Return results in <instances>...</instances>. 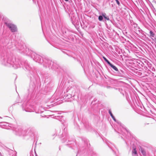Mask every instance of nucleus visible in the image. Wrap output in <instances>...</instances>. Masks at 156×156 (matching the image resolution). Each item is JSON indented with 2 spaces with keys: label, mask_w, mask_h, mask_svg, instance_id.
I'll use <instances>...</instances> for the list:
<instances>
[{
  "label": "nucleus",
  "mask_w": 156,
  "mask_h": 156,
  "mask_svg": "<svg viewBox=\"0 0 156 156\" xmlns=\"http://www.w3.org/2000/svg\"><path fill=\"white\" fill-rule=\"evenodd\" d=\"M5 23L12 32H15L17 31V27L14 24L7 22H5Z\"/></svg>",
  "instance_id": "f257e3e1"
},
{
  "label": "nucleus",
  "mask_w": 156,
  "mask_h": 156,
  "mask_svg": "<svg viewBox=\"0 0 156 156\" xmlns=\"http://www.w3.org/2000/svg\"><path fill=\"white\" fill-rule=\"evenodd\" d=\"M139 150L141 151V153L144 156H146V152L143 148H142L141 146H140L139 147Z\"/></svg>",
  "instance_id": "f03ea898"
},
{
  "label": "nucleus",
  "mask_w": 156,
  "mask_h": 156,
  "mask_svg": "<svg viewBox=\"0 0 156 156\" xmlns=\"http://www.w3.org/2000/svg\"><path fill=\"white\" fill-rule=\"evenodd\" d=\"M109 65L115 71H118V69L115 66H113L111 63Z\"/></svg>",
  "instance_id": "7ed1b4c3"
},
{
  "label": "nucleus",
  "mask_w": 156,
  "mask_h": 156,
  "mask_svg": "<svg viewBox=\"0 0 156 156\" xmlns=\"http://www.w3.org/2000/svg\"><path fill=\"white\" fill-rule=\"evenodd\" d=\"M102 16L104 18L107 20H109V18L108 17L106 16V14L105 13H103L102 14Z\"/></svg>",
  "instance_id": "20e7f679"
},
{
  "label": "nucleus",
  "mask_w": 156,
  "mask_h": 156,
  "mask_svg": "<svg viewBox=\"0 0 156 156\" xmlns=\"http://www.w3.org/2000/svg\"><path fill=\"white\" fill-rule=\"evenodd\" d=\"M109 113L111 115V117H112V118L115 121H116V119H115V117L113 115V114H112V112H110V111H109Z\"/></svg>",
  "instance_id": "39448f33"
},
{
  "label": "nucleus",
  "mask_w": 156,
  "mask_h": 156,
  "mask_svg": "<svg viewBox=\"0 0 156 156\" xmlns=\"http://www.w3.org/2000/svg\"><path fill=\"white\" fill-rule=\"evenodd\" d=\"M150 36L152 37H154V34L153 33L152 31H150Z\"/></svg>",
  "instance_id": "423d86ee"
},
{
  "label": "nucleus",
  "mask_w": 156,
  "mask_h": 156,
  "mask_svg": "<svg viewBox=\"0 0 156 156\" xmlns=\"http://www.w3.org/2000/svg\"><path fill=\"white\" fill-rule=\"evenodd\" d=\"M103 58L109 64V65L110 63V62L104 56L103 57Z\"/></svg>",
  "instance_id": "0eeeda50"
},
{
  "label": "nucleus",
  "mask_w": 156,
  "mask_h": 156,
  "mask_svg": "<svg viewBox=\"0 0 156 156\" xmlns=\"http://www.w3.org/2000/svg\"><path fill=\"white\" fill-rule=\"evenodd\" d=\"M132 154H137V151L135 148H134L133 149V151H132Z\"/></svg>",
  "instance_id": "6e6552de"
},
{
  "label": "nucleus",
  "mask_w": 156,
  "mask_h": 156,
  "mask_svg": "<svg viewBox=\"0 0 156 156\" xmlns=\"http://www.w3.org/2000/svg\"><path fill=\"white\" fill-rule=\"evenodd\" d=\"M98 19L99 21H101L103 19V17L101 16H99Z\"/></svg>",
  "instance_id": "1a4fd4ad"
},
{
  "label": "nucleus",
  "mask_w": 156,
  "mask_h": 156,
  "mask_svg": "<svg viewBox=\"0 0 156 156\" xmlns=\"http://www.w3.org/2000/svg\"><path fill=\"white\" fill-rule=\"evenodd\" d=\"M115 0L116 2L117 3L118 5L119 6L120 5V3H119V1L118 0Z\"/></svg>",
  "instance_id": "9d476101"
},
{
  "label": "nucleus",
  "mask_w": 156,
  "mask_h": 156,
  "mask_svg": "<svg viewBox=\"0 0 156 156\" xmlns=\"http://www.w3.org/2000/svg\"><path fill=\"white\" fill-rule=\"evenodd\" d=\"M65 0L66 1H68V0Z\"/></svg>",
  "instance_id": "9b49d317"
}]
</instances>
